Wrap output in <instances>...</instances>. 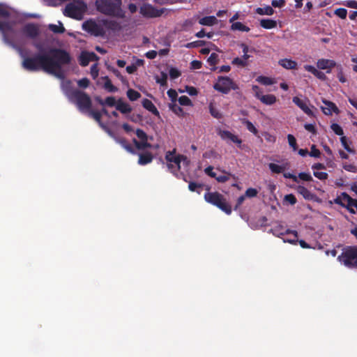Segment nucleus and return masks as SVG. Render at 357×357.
<instances>
[{
	"label": "nucleus",
	"instance_id": "25",
	"mask_svg": "<svg viewBox=\"0 0 357 357\" xmlns=\"http://www.w3.org/2000/svg\"><path fill=\"white\" fill-rule=\"evenodd\" d=\"M105 25L108 29L113 31H120L122 29L121 23L116 20L106 21Z\"/></svg>",
	"mask_w": 357,
	"mask_h": 357
},
{
	"label": "nucleus",
	"instance_id": "32",
	"mask_svg": "<svg viewBox=\"0 0 357 357\" xmlns=\"http://www.w3.org/2000/svg\"><path fill=\"white\" fill-rule=\"evenodd\" d=\"M297 192L301 195L305 199H311L312 194L304 186L299 185L297 188Z\"/></svg>",
	"mask_w": 357,
	"mask_h": 357
},
{
	"label": "nucleus",
	"instance_id": "36",
	"mask_svg": "<svg viewBox=\"0 0 357 357\" xmlns=\"http://www.w3.org/2000/svg\"><path fill=\"white\" fill-rule=\"evenodd\" d=\"M169 109L178 116H183L184 114L183 109L178 105L176 102L169 105Z\"/></svg>",
	"mask_w": 357,
	"mask_h": 357
},
{
	"label": "nucleus",
	"instance_id": "15",
	"mask_svg": "<svg viewBox=\"0 0 357 357\" xmlns=\"http://www.w3.org/2000/svg\"><path fill=\"white\" fill-rule=\"evenodd\" d=\"M98 56L94 52H82L79 56V63L82 66H86L90 61H96Z\"/></svg>",
	"mask_w": 357,
	"mask_h": 357
},
{
	"label": "nucleus",
	"instance_id": "18",
	"mask_svg": "<svg viewBox=\"0 0 357 357\" xmlns=\"http://www.w3.org/2000/svg\"><path fill=\"white\" fill-rule=\"evenodd\" d=\"M324 107H321L322 112L326 115H332L333 113L338 114L339 109L331 101L324 100Z\"/></svg>",
	"mask_w": 357,
	"mask_h": 357
},
{
	"label": "nucleus",
	"instance_id": "46",
	"mask_svg": "<svg viewBox=\"0 0 357 357\" xmlns=\"http://www.w3.org/2000/svg\"><path fill=\"white\" fill-rule=\"evenodd\" d=\"M243 124L245 125L247 129L252 132L253 134L256 135L257 133V129L255 128V126L252 124L251 121L247 119H244L243 121Z\"/></svg>",
	"mask_w": 357,
	"mask_h": 357
},
{
	"label": "nucleus",
	"instance_id": "8",
	"mask_svg": "<svg viewBox=\"0 0 357 357\" xmlns=\"http://www.w3.org/2000/svg\"><path fill=\"white\" fill-rule=\"evenodd\" d=\"M86 3L82 0H74L66 6L63 14L69 17L78 18L85 11Z\"/></svg>",
	"mask_w": 357,
	"mask_h": 357
},
{
	"label": "nucleus",
	"instance_id": "4",
	"mask_svg": "<svg viewBox=\"0 0 357 357\" xmlns=\"http://www.w3.org/2000/svg\"><path fill=\"white\" fill-rule=\"evenodd\" d=\"M338 261L349 268H357V246H348L337 257Z\"/></svg>",
	"mask_w": 357,
	"mask_h": 357
},
{
	"label": "nucleus",
	"instance_id": "17",
	"mask_svg": "<svg viewBox=\"0 0 357 357\" xmlns=\"http://www.w3.org/2000/svg\"><path fill=\"white\" fill-rule=\"evenodd\" d=\"M218 135L220 137V138L222 140L225 141H230L233 143L239 142V137L237 135H234L229 130H218Z\"/></svg>",
	"mask_w": 357,
	"mask_h": 357
},
{
	"label": "nucleus",
	"instance_id": "2",
	"mask_svg": "<svg viewBox=\"0 0 357 357\" xmlns=\"http://www.w3.org/2000/svg\"><path fill=\"white\" fill-rule=\"evenodd\" d=\"M63 92L68 100L75 105L79 112L84 113L91 109L92 100L86 92L70 86L64 87Z\"/></svg>",
	"mask_w": 357,
	"mask_h": 357
},
{
	"label": "nucleus",
	"instance_id": "24",
	"mask_svg": "<svg viewBox=\"0 0 357 357\" xmlns=\"http://www.w3.org/2000/svg\"><path fill=\"white\" fill-rule=\"evenodd\" d=\"M116 109L122 114H128L132 111L130 105L126 102H122L121 100H118Z\"/></svg>",
	"mask_w": 357,
	"mask_h": 357
},
{
	"label": "nucleus",
	"instance_id": "10",
	"mask_svg": "<svg viewBox=\"0 0 357 357\" xmlns=\"http://www.w3.org/2000/svg\"><path fill=\"white\" fill-rule=\"evenodd\" d=\"M252 89L255 93V98L259 99L264 105H272L276 102L277 98L275 95H263L262 89L257 85H253Z\"/></svg>",
	"mask_w": 357,
	"mask_h": 357
},
{
	"label": "nucleus",
	"instance_id": "47",
	"mask_svg": "<svg viewBox=\"0 0 357 357\" xmlns=\"http://www.w3.org/2000/svg\"><path fill=\"white\" fill-rule=\"evenodd\" d=\"M178 100L181 105L190 106L192 105L191 100L186 96H180Z\"/></svg>",
	"mask_w": 357,
	"mask_h": 357
},
{
	"label": "nucleus",
	"instance_id": "64",
	"mask_svg": "<svg viewBox=\"0 0 357 357\" xmlns=\"http://www.w3.org/2000/svg\"><path fill=\"white\" fill-rule=\"evenodd\" d=\"M202 66V63L197 60H194L190 63V68L193 70L200 69Z\"/></svg>",
	"mask_w": 357,
	"mask_h": 357
},
{
	"label": "nucleus",
	"instance_id": "12",
	"mask_svg": "<svg viewBox=\"0 0 357 357\" xmlns=\"http://www.w3.org/2000/svg\"><path fill=\"white\" fill-rule=\"evenodd\" d=\"M82 29L94 36H103L105 31L103 28L92 20H88L82 24Z\"/></svg>",
	"mask_w": 357,
	"mask_h": 357
},
{
	"label": "nucleus",
	"instance_id": "45",
	"mask_svg": "<svg viewBox=\"0 0 357 357\" xmlns=\"http://www.w3.org/2000/svg\"><path fill=\"white\" fill-rule=\"evenodd\" d=\"M269 168L273 173L276 174L282 173L284 169L282 166L275 163H270Z\"/></svg>",
	"mask_w": 357,
	"mask_h": 357
},
{
	"label": "nucleus",
	"instance_id": "52",
	"mask_svg": "<svg viewBox=\"0 0 357 357\" xmlns=\"http://www.w3.org/2000/svg\"><path fill=\"white\" fill-rule=\"evenodd\" d=\"M310 152H309V155L311 157L314 158H319L321 155V152L319 149H317L316 146L314 144L312 145L310 149Z\"/></svg>",
	"mask_w": 357,
	"mask_h": 357
},
{
	"label": "nucleus",
	"instance_id": "5",
	"mask_svg": "<svg viewBox=\"0 0 357 357\" xmlns=\"http://www.w3.org/2000/svg\"><path fill=\"white\" fill-rule=\"evenodd\" d=\"M204 199L208 203L217 206L227 214H231V207L220 193L218 192H206L204 195Z\"/></svg>",
	"mask_w": 357,
	"mask_h": 357
},
{
	"label": "nucleus",
	"instance_id": "35",
	"mask_svg": "<svg viewBox=\"0 0 357 357\" xmlns=\"http://www.w3.org/2000/svg\"><path fill=\"white\" fill-rule=\"evenodd\" d=\"M103 79L105 80L104 88L106 90H107L109 92H116L118 90V89L112 84L110 79L108 77H104Z\"/></svg>",
	"mask_w": 357,
	"mask_h": 357
},
{
	"label": "nucleus",
	"instance_id": "11",
	"mask_svg": "<svg viewBox=\"0 0 357 357\" xmlns=\"http://www.w3.org/2000/svg\"><path fill=\"white\" fill-rule=\"evenodd\" d=\"M165 11V8H157L151 4H145L140 8V13L145 17L153 18L160 17Z\"/></svg>",
	"mask_w": 357,
	"mask_h": 357
},
{
	"label": "nucleus",
	"instance_id": "22",
	"mask_svg": "<svg viewBox=\"0 0 357 357\" xmlns=\"http://www.w3.org/2000/svg\"><path fill=\"white\" fill-rule=\"evenodd\" d=\"M278 63L288 70H294L297 68V62L289 59H282L278 61Z\"/></svg>",
	"mask_w": 357,
	"mask_h": 357
},
{
	"label": "nucleus",
	"instance_id": "38",
	"mask_svg": "<svg viewBox=\"0 0 357 357\" xmlns=\"http://www.w3.org/2000/svg\"><path fill=\"white\" fill-rule=\"evenodd\" d=\"M127 96L131 101H135L141 97V94L132 89H130L127 91Z\"/></svg>",
	"mask_w": 357,
	"mask_h": 357
},
{
	"label": "nucleus",
	"instance_id": "29",
	"mask_svg": "<svg viewBox=\"0 0 357 357\" xmlns=\"http://www.w3.org/2000/svg\"><path fill=\"white\" fill-rule=\"evenodd\" d=\"M86 112H88L89 115L93 119H94L98 123L101 128H105V126L101 121L102 115L100 112L94 111L91 109L89 111H87Z\"/></svg>",
	"mask_w": 357,
	"mask_h": 357
},
{
	"label": "nucleus",
	"instance_id": "30",
	"mask_svg": "<svg viewBox=\"0 0 357 357\" xmlns=\"http://www.w3.org/2000/svg\"><path fill=\"white\" fill-rule=\"evenodd\" d=\"M133 144L138 150H144L145 149L151 148V144L147 140L139 142L135 138L132 139Z\"/></svg>",
	"mask_w": 357,
	"mask_h": 357
},
{
	"label": "nucleus",
	"instance_id": "40",
	"mask_svg": "<svg viewBox=\"0 0 357 357\" xmlns=\"http://www.w3.org/2000/svg\"><path fill=\"white\" fill-rule=\"evenodd\" d=\"M209 111L211 116L215 119H220L223 116L222 114L218 109L214 107L212 104L209 105Z\"/></svg>",
	"mask_w": 357,
	"mask_h": 357
},
{
	"label": "nucleus",
	"instance_id": "58",
	"mask_svg": "<svg viewBox=\"0 0 357 357\" xmlns=\"http://www.w3.org/2000/svg\"><path fill=\"white\" fill-rule=\"evenodd\" d=\"M136 135L142 141L147 140L148 139L146 133L142 129H137Z\"/></svg>",
	"mask_w": 357,
	"mask_h": 357
},
{
	"label": "nucleus",
	"instance_id": "37",
	"mask_svg": "<svg viewBox=\"0 0 357 357\" xmlns=\"http://www.w3.org/2000/svg\"><path fill=\"white\" fill-rule=\"evenodd\" d=\"M256 81L261 84L268 86L273 84V81L271 78L263 75H260L256 78Z\"/></svg>",
	"mask_w": 357,
	"mask_h": 357
},
{
	"label": "nucleus",
	"instance_id": "56",
	"mask_svg": "<svg viewBox=\"0 0 357 357\" xmlns=\"http://www.w3.org/2000/svg\"><path fill=\"white\" fill-rule=\"evenodd\" d=\"M258 191L255 188H250L245 191V196L248 197H255L257 195Z\"/></svg>",
	"mask_w": 357,
	"mask_h": 357
},
{
	"label": "nucleus",
	"instance_id": "9",
	"mask_svg": "<svg viewBox=\"0 0 357 357\" xmlns=\"http://www.w3.org/2000/svg\"><path fill=\"white\" fill-rule=\"evenodd\" d=\"M213 88L215 90L223 93L227 94L233 89H238V87L236 83L233 82L229 77H218V82L214 84Z\"/></svg>",
	"mask_w": 357,
	"mask_h": 357
},
{
	"label": "nucleus",
	"instance_id": "55",
	"mask_svg": "<svg viewBox=\"0 0 357 357\" xmlns=\"http://www.w3.org/2000/svg\"><path fill=\"white\" fill-rule=\"evenodd\" d=\"M104 103H105V105H107L109 107H114L116 105L117 102L116 101L114 97L109 96L105 98Z\"/></svg>",
	"mask_w": 357,
	"mask_h": 357
},
{
	"label": "nucleus",
	"instance_id": "54",
	"mask_svg": "<svg viewBox=\"0 0 357 357\" xmlns=\"http://www.w3.org/2000/svg\"><path fill=\"white\" fill-rule=\"evenodd\" d=\"M340 142L345 150H347L349 153L354 152V151L349 147L348 142H347V139L345 136H342L340 137Z\"/></svg>",
	"mask_w": 357,
	"mask_h": 357
},
{
	"label": "nucleus",
	"instance_id": "23",
	"mask_svg": "<svg viewBox=\"0 0 357 357\" xmlns=\"http://www.w3.org/2000/svg\"><path fill=\"white\" fill-rule=\"evenodd\" d=\"M153 159L152 154L149 152H146L144 153H140L139 155L138 163L140 165H146L149 163H151Z\"/></svg>",
	"mask_w": 357,
	"mask_h": 357
},
{
	"label": "nucleus",
	"instance_id": "14",
	"mask_svg": "<svg viewBox=\"0 0 357 357\" xmlns=\"http://www.w3.org/2000/svg\"><path fill=\"white\" fill-rule=\"evenodd\" d=\"M293 102L298 106L304 113L308 116H313V112L308 106L309 100L307 99H301L295 96L292 99Z\"/></svg>",
	"mask_w": 357,
	"mask_h": 357
},
{
	"label": "nucleus",
	"instance_id": "33",
	"mask_svg": "<svg viewBox=\"0 0 357 357\" xmlns=\"http://www.w3.org/2000/svg\"><path fill=\"white\" fill-rule=\"evenodd\" d=\"M48 29L55 33H63L65 32L66 29L63 27L61 22H59V25H56L53 24H50L48 26Z\"/></svg>",
	"mask_w": 357,
	"mask_h": 357
},
{
	"label": "nucleus",
	"instance_id": "59",
	"mask_svg": "<svg viewBox=\"0 0 357 357\" xmlns=\"http://www.w3.org/2000/svg\"><path fill=\"white\" fill-rule=\"evenodd\" d=\"M313 174L316 178H317L321 181L327 179L328 176V174L326 172H324L314 171Z\"/></svg>",
	"mask_w": 357,
	"mask_h": 357
},
{
	"label": "nucleus",
	"instance_id": "28",
	"mask_svg": "<svg viewBox=\"0 0 357 357\" xmlns=\"http://www.w3.org/2000/svg\"><path fill=\"white\" fill-rule=\"evenodd\" d=\"M260 26L266 29H271L276 27L277 22L271 19H262L260 20Z\"/></svg>",
	"mask_w": 357,
	"mask_h": 357
},
{
	"label": "nucleus",
	"instance_id": "19",
	"mask_svg": "<svg viewBox=\"0 0 357 357\" xmlns=\"http://www.w3.org/2000/svg\"><path fill=\"white\" fill-rule=\"evenodd\" d=\"M304 68L307 72L311 73L313 75H314L317 78L321 79V80H326V75L324 73L318 70L314 66L311 65H305Z\"/></svg>",
	"mask_w": 357,
	"mask_h": 357
},
{
	"label": "nucleus",
	"instance_id": "16",
	"mask_svg": "<svg viewBox=\"0 0 357 357\" xmlns=\"http://www.w3.org/2000/svg\"><path fill=\"white\" fill-rule=\"evenodd\" d=\"M336 66V62L333 60L320 59L317 62V66L320 70H327L326 73H330L331 68Z\"/></svg>",
	"mask_w": 357,
	"mask_h": 357
},
{
	"label": "nucleus",
	"instance_id": "57",
	"mask_svg": "<svg viewBox=\"0 0 357 357\" xmlns=\"http://www.w3.org/2000/svg\"><path fill=\"white\" fill-rule=\"evenodd\" d=\"M297 177L305 181H311L313 180L312 176L310 174L305 172L299 173Z\"/></svg>",
	"mask_w": 357,
	"mask_h": 357
},
{
	"label": "nucleus",
	"instance_id": "41",
	"mask_svg": "<svg viewBox=\"0 0 357 357\" xmlns=\"http://www.w3.org/2000/svg\"><path fill=\"white\" fill-rule=\"evenodd\" d=\"M206 44L204 40H196L184 45V47L188 49L195 48L204 46Z\"/></svg>",
	"mask_w": 357,
	"mask_h": 357
},
{
	"label": "nucleus",
	"instance_id": "44",
	"mask_svg": "<svg viewBox=\"0 0 357 357\" xmlns=\"http://www.w3.org/2000/svg\"><path fill=\"white\" fill-rule=\"evenodd\" d=\"M287 139L289 144L292 148L293 151H296L298 149V145L296 143V139L294 137V136L291 134H289L287 135Z\"/></svg>",
	"mask_w": 357,
	"mask_h": 357
},
{
	"label": "nucleus",
	"instance_id": "42",
	"mask_svg": "<svg viewBox=\"0 0 357 357\" xmlns=\"http://www.w3.org/2000/svg\"><path fill=\"white\" fill-rule=\"evenodd\" d=\"M155 80H156L157 83L160 84V86H167V75L165 73L162 72L161 73V77H156Z\"/></svg>",
	"mask_w": 357,
	"mask_h": 357
},
{
	"label": "nucleus",
	"instance_id": "13",
	"mask_svg": "<svg viewBox=\"0 0 357 357\" xmlns=\"http://www.w3.org/2000/svg\"><path fill=\"white\" fill-rule=\"evenodd\" d=\"M21 31L25 37L31 39H35L40 35L39 26L35 23L26 24Z\"/></svg>",
	"mask_w": 357,
	"mask_h": 357
},
{
	"label": "nucleus",
	"instance_id": "61",
	"mask_svg": "<svg viewBox=\"0 0 357 357\" xmlns=\"http://www.w3.org/2000/svg\"><path fill=\"white\" fill-rule=\"evenodd\" d=\"M284 200L291 205L295 204L297 202L296 197L293 194L285 195Z\"/></svg>",
	"mask_w": 357,
	"mask_h": 357
},
{
	"label": "nucleus",
	"instance_id": "39",
	"mask_svg": "<svg viewBox=\"0 0 357 357\" xmlns=\"http://www.w3.org/2000/svg\"><path fill=\"white\" fill-rule=\"evenodd\" d=\"M257 13L259 15H272L274 13V10L272 7L268 6L265 8H257Z\"/></svg>",
	"mask_w": 357,
	"mask_h": 357
},
{
	"label": "nucleus",
	"instance_id": "20",
	"mask_svg": "<svg viewBox=\"0 0 357 357\" xmlns=\"http://www.w3.org/2000/svg\"><path fill=\"white\" fill-rule=\"evenodd\" d=\"M142 106L155 116H159L160 113L154 104L149 99L144 98L142 100Z\"/></svg>",
	"mask_w": 357,
	"mask_h": 357
},
{
	"label": "nucleus",
	"instance_id": "1",
	"mask_svg": "<svg viewBox=\"0 0 357 357\" xmlns=\"http://www.w3.org/2000/svg\"><path fill=\"white\" fill-rule=\"evenodd\" d=\"M13 13L5 5L0 3V32L3 41L15 49L22 59V67L29 72L43 71L59 79L64 77L63 67L71 63V56L68 52L61 48L52 47L47 52L41 51L40 43H34L33 46L39 50L32 56L26 54L24 50L19 46L14 36L16 31L13 26Z\"/></svg>",
	"mask_w": 357,
	"mask_h": 357
},
{
	"label": "nucleus",
	"instance_id": "26",
	"mask_svg": "<svg viewBox=\"0 0 357 357\" xmlns=\"http://www.w3.org/2000/svg\"><path fill=\"white\" fill-rule=\"evenodd\" d=\"M344 196L348 199V203L346 204V208L349 211V213L354 214L356 212L353 207H355L357 209V199H353L349 195H345Z\"/></svg>",
	"mask_w": 357,
	"mask_h": 357
},
{
	"label": "nucleus",
	"instance_id": "53",
	"mask_svg": "<svg viewBox=\"0 0 357 357\" xmlns=\"http://www.w3.org/2000/svg\"><path fill=\"white\" fill-rule=\"evenodd\" d=\"M107 69L109 70H110L111 72H112L114 73V75L116 77H118L119 79H121L122 82L125 81V77L121 75V73H120V71L119 70H117L116 68H115L114 67H110V66H109L107 68Z\"/></svg>",
	"mask_w": 357,
	"mask_h": 357
},
{
	"label": "nucleus",
	"instance_id": "48",
	"mask_svg": "<svg viewBox=\"0 0 357 357\" xmlns=\"http://www.w3.org/2000/svg\"><path fill=\"white\" fill-rule=\"evenodd\" d=\"M335 15L338 16L341 19H346L347 15V10L345 8H339L335 10L334 11Z\"/></svg>",
	"mask_w": 357,
	"mask_h": 357
},
{
	"label": "nucleus",
	"instance_id": "21",
	"mask_svg": "<svg viewBox=\"0 0 357 357\" xmlns=\"http://www.w3.org/2000/svg\"><path fill=\"white\" fill-rule=\"evenodd\" d=\"M115 141L121 145L128 152L135 154V151L133 147L128 142V141L123 137H119L114 136Z\"/></svg>",
	"mask_w": 357,
	"mask_h": 357
},
{
	"label": "nucleus",
	"instance_id": "63",
	"mask_svg": "<svg viewBox=\"0 0 357 357\" xmlns=\"http://www.w3.org/2000/svg\"><path fill=\"white\" fill-rule=\"evenodd\" d=\"M343 5L348 8L357 9V1L355 0L345 1H344Z\"/></svg>",
	"mask_w": 357,
	"mask_h": 357
},
{
	"label": "nucleus",
	"instance_id": "27",
	"mask_svg": "<svg viewBox=\"0 0 357 357\" xmlns=\"http://www.w3.org/2000/svg\"><path fill=\"white\" fill-rule=\"evenodd\" d=\"M218 20L215 16H206L199 20V23L204 26H213L217 23Z\"/></svg>",
	"mask_w": 357,
	"mask_h": 357
},
{
	"label": "nucleus",
	"instance_id": "6",
	"mask_svg": "<svg viewBox=\"0 0 357 357\" xmlns=\"http://www.w3.org/2000/svg\"><path fill=\"white\" fill-rule=\"evenodd\" d=\"M274 236L281 238L284 243L296 244L298 241V232L294 230L286 229L282 225H278L270 229Z\"/></svg>",
	"mask_w": 357,
	"mask_h": 357
},
{
	"label": "nucleus",
	"instance_id": "62",
	"mask_svg": "<svg viewBox=\"0 0 357 357\" xmlns=\"http://www.w3.org/2000/svg\"><path fill=\"white\" fill-rule=\"evenodd\" d=\"M202 187V184L197 183L192 181L190 182L188 185V189L192 192L197 191V188H201Z\"/></svg>",
	"mask_w": 357,
	"mask_h": 357
},
{
	"label": "nucleus",
	"instance_id": "31",
	"mask_svg": "<svg viewBox=\"0 0 357 357\" xmlns=\"http://www.w3.org/2000/svg\"><path fill=\"white\" fill-rule=\"evenodd\" d=\"M220 59L218 54L214 52L211 54V55L208 58L207 61L210 66H213V68H211L213 71L216 70L215 65L218 63Z\"/></svg>",
	"mask_w": 357,
	"mask_h": 357
},
{
	"label": "nucleus",
	"instance_id": "50",
	"mask_svg": "<svg viewBox=\"0 0 357 357\" xmlns=\"http://www.w3.org/2000/svg\"><path fill=\"white\" fill-rule=\"evenodd\" d=\"M169 75L171 79H174L181 76V72L176 68H171Z\"/></svg>",
	"mask_w": 357,
	"mask_h": 357
},
{
	"label": "nucleus",
	"instance_id": "43",
	"mask_svg": "<svg viewBox=\"0 0 357 357\" xmlns=\"http://www.w3.org/2000/svg\"><path fill=\"white\" fill-rule=\"evenodd\" d=\"M331 128L335 132V134H336L337 135H339L341 137L343 136V135H344L343 129L339 124L332 123L331 126Z\"/></svg>",
	"mask_w": 357,
	"mask_h": 357
},
{
	"label": "nucleus",
	"instance_id": "3",
	"mask_svg": "<svg viewBox=\"0 0 357 357\" xmlns=\"http://www.w3.org/2000/svg\"><path fill=\"white\" fill-rule=\"evenodd\" d=\"M96 6L97 10L104 15L125 17V12L121 8V0H96Z\"/></svg>",
	"mask_w": 357,
	"mask_h": 357
},
{
	"label": "nucleus",
	"instance_id": "51",
	"mask_svg": "<svg viewBox=\"0 0 357 357\" xmlns=\"http://www.w3.org/2000/svg\"><path fill=\"white\" fill-rule=\"evenodd\" d=\"M90 81L88 78L84 77L77 81V85L80 88L86 89L89 87Z\"/></svg>",
	"mask_w": 357,
	"mask_h": 357
},
{
	"label": "nucleus",
	"instance_id": "7",
	"mask_svg": "<svg viewBox=\"0 0 357 357\" xmlns=\"http://www.w3.org/2000/svg\"><path fill=\"white\" fill-rule=\"evenodd\" d=\"M165 160L167 162L168 169L174 175H177V172L181 169V161L189 162L185 155H176V149L167 151L165 154Z\"/></svg>",
	"mask_w": 357,
	"mask_h": 357
},
{
	"label": "nucleus",
	"instance_id": "49",
	"mask_svg": "<svg viewBox=\"0 0 357 357\" xmlns=\"http://www.w3.org/2000/svg\"><path fill=\"white\" fill-rule=\"evenodd\" d=\"M231 63L233 65H236L241 67H245L248 66V62L239 57L234 58L232 60Z\"/></svg>",
	"mask_w": 357,
	"mask_h": 357
},
{
	"label": "nucleus",
	"instance_id": "34",
	"mask_svg": "<svg viewBox=\"0 0 357 357\" xmlns=\"http://www.w3.org/2000/svg\"><path fill=\"white\" fill-rule=\"evenodd\" d=\"M231 29L232 30H238V31H245V32H248L250 31V29L244 25L243 23L240 22H234L231 24Z\"/></svg>",
	"mask_w": 357,
	"mask_h": 357
},
{
	"label": "nucleus",
	"instance_id": "60",
	"mask_svg": "<svg viewBox=\"0 0 357 357\" xmlns=\"http://www.w3.org/2000/svg\"><path fill=\"white\" fill-rule=\"evenodd\" d=\"M167 95L169 97V98L172 100V102H175L177 99V92L172 89H170L167 91Z\"/></svg>",
	"mask_w": 357,
	"mask_h": 357
}]
</instances>
